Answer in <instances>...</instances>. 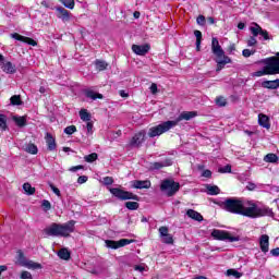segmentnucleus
Listing matches in <instances>:
<instances>
[{
	"label": "nucleus",
	"mask_w": 279,
	"mask_h": 279,
	"mask_svg": "<svg viewBox=\"0 0 279 279\" xmlns=\"http://www.w3.org/2000/svg\"><path fill=\"white\" fill-rule=\"evenodd\" d=\"M246 189H247L248 191H254V189H256V184H254V183H248V185L246 186Z\"/></svg>",
	"instance_id": "774afa93"
},
{
	"label": "nucleus",
	"mask_w": 279,
	"mask_h": 279,
	"mask_svg": "<svg viewBox=\"0 0 279 279\" xmlns=\"http://www.w3.org/2000/svg\"><path fill=\"white\" fill-rule=\"evenodd\" d=\"M23 189L26 195H34L36 193V187H33L29 183H24Z\"/></svg>",
	"instance_id": "f704fd0d"
},
{
	"label": "nucleus",
	"mask_w": 279,
	"mask_h": 279,
	"mask_svg": "<svg viewBox=\"0 0 279 279\" xmlns=\"http://www.w3.org/2000/svg\"><path fill=\"white\" fill-rule=\"evenodd\" d=\"M11 38H14V40H20V43H26V45H31L32 47H36V45H38L36 40L23 35H19L17 33L11 34Z\"/></svg>",
	"instance_id": "f3484780"
},
{
	"label": "nucleus",
	"mask_w": 279,
	"mask_h": 279,
	"mask_svg": "<svg viewBox=\"0 0 279 279\" xmlns=\"http://www.w3.org/2000/svg\"><path fill=\"white\" fill-rule=\"evenodd\" d=\"M102 182L106 186H110V184H113L114 180L112 179V177H105L102 179Z\"/></svg>",
	"instance_id": "5fc2aeb1"
},
{
	"label": "nucleus",
	"mask_w": 279,
	"mask_h": 279,
	"mask_svg": "<svg viewBox=\"0 0 279 279\" xmlns=\"http://www.w3.org/2000/svg\"><path fill=\"white\" fill-rule=\"evenodd\" d=\"M265 162H278V155L268 154L264 157Z\"/></svg>",
	"instance_id": "e433bc0d"
},
{
	"label": "nucleus",
	"mask_w": 279,
	"mask_h": 279,
	"mask_svg": "<svg viewBox=\"0 0 279 279\" xmlns=\"http://www.w3.org/2000/svg\"><path fill=\"white\" fill-rule=\"evenodd\" d=\"M254 53H256V50L244 49L242 51V56L244 58H250V56H254Z\"/></svg>",
	"instance_id": "864d4df0"
},
{
	"label": "nucleus",
	"mask_w": 279,
	"mask_h": 279,
	"mask_svg": "<svg viewBox=\"0 0 279 279\" xmlns=\"http://www.w3.org/2000/svg\"><path fill=\"white\" fill-rule=\"evenodd\" d=\"M85 97H87V99H92L93 101H95L96 99H104V95L93 89H85Z\"/></svg>",
	"instance_id": "b1692460"
},
{
	"label": "nucleus",
	"mask_w": 279,
	"mask_h": 279,
	"mask_svg": "<svg viewBox=\"0 0 279 279\" xmlns=\"http://www.w3.org/2000/svg\"><path fill=\"white\" fill-rule=\"evenodd\" d=\"M196 23H197L198 25H205V23H206V17H205L204 15H199V16L197 17V20H196Z\"/></svg>",
	"instance_id": "13d9d810"
},
{
	"label": "nucleus",
	"mask_w": 279,
	"mask_h": 279,
	"mask_svg": "<svg viewBox=\"0 0 279 279\" xmlns=\"http://www.w3.org/2000/svg\"><path fill=\"white\" fill-rule=\"evenodd\" d=\"M210 175H213V172L210 170H205L203 172V178H210Z\"/></svg>",
	"instance_id": "e2e57ef3"
},
{
	"label": "nucleus",
	"mask_w": 279,
	"mask_h": 279,
	"mask_svg": "<svg viewBox=\"0 0 279 279\" xmlns=\"http://www.w3.org/2000/svg\"><path fill=\"white\" fill-rule=\"evenodd\" d=\"M86 128H87V134H93V122L87 121Z\"/></svg>",
	"instance_id": "052dcab7"
},
{
	"label": "nucleus",
	"mask_w": 279,
	"mask_h": 279,
	"mask_svg": "<svg viewBox=\"0 0 279 279\" xmlns=\"http://www.w3.org/2000/svg\"><path fill=\"white\" fill-rule=\"evenodd\" d=\"M0 130L5 132L8 130V118L3 114H0Z\"/></svg>",
	"instance_id": "c9c22d12"
},
{
	"label": "nucleus",
	"mask_w": 279,
	"mask_h": 279,
	"mask_svg": "<svg viewBox=\"0 0 279 279\" xmlns=\"http://www.w3.org/2000/svg\"><path fill=\"white\" fill-rule=\"evenodd\" d=\"M206 189L208 195H219L221 193V190L217 185H207Z\"/></svg>",
	"instance_id": "7c9ffc66"
},
{
	"label": "nucleus",
	"mask_w": 279,
	"mask_h": 279,
	"mask_svg": "<svg viewBox=\"0 0 279 279\" xmlns=\"http://www.w3.org/2000/svg\"><path fill=\"white\" fill-rule=\"evenodd\" d=\"M0 69L3 71V73H7L8 75H14V73H16V65H14L10 61H4L0 63Z\"/></svg>",
	"instance_id": "2eb2a0df"
},
{
	"label": "nucleus",
	"mask_w": 279,
	"mask_h": 279,
	"mask_svg": "<svg viewBox=\"0 0 279 279\" xmlns=\"http://www.w3.org/2000/svg\"><path fill=\"white\" fill-rule=\"evenodd\" d=\"M216 104L217 106H219L220 108H223V106H226L227 101L226 98H223V96H219L216 98Z\"/></svg>",
	"instance_id": "de8ad7c7"
},
{
	"label": "nucleus",
	"mask_w": 279,
	"mask_h": 279,
	"mask_svg": "<svg viewBox=\"0 0 279 279\" xmlns=\"http://www.w3.org/2000/svg\"><path fill=\"white\" fill-rule=\"evenodd\" d=\"M125 207L129 210H138V203L137 202H126Z\"/></svg>",
	"instance_id": "37998d69"
},
{
	"label": "nucleus",
	"mask_w": 279,
	"mask_h": 279,
	"mask_svg": "<svg viewBox=\"0 0 279 279\" xmlns=\"http://www.w3.org/2000/svg\"><path fill=\"white\" fill-rule=\"evenodd\" d=\"M227 276H233V278H241V276H243V274L239 272L235 269H228Z\"/></svg>",
	"instance_id": "c03bdc74"
},
{
	"label": "nucleus",
	"mask_w": 279,
	"mask_h": 279,
	"mask_svg": "<svg viewBox=\"0 0 279 279\" xmlns=\"http://www.w3.org/2000/svg\"><path fill=\"white\" fill-rule=\"evenodd\" d=\"M250 207L248 201H241L236 198H228L222 203V208L227 213H233L234 215H242L246 217L247 208Z\"/></svg>",
	"instance_id": "f03ea898"
},
{
	"label": "nucleus",
	"mask_w": 279,
	"mask_h": 279,
	"mask_svg": "<svg viewBox=\"0 0 279 279\" xmlns=\"http://www.w3.org/2000/svg\"><path fill=\"white\" fill-rule=\"evenodd\" d=\"M41 5L44 7V8H48V9H50V10H53V7L51 5V2H49V1H43L41 2Z\"/></svg>",
	"instance_id": "680f3d73"
},
{
	"label": "nucleus",
	"mask_w": 279,
	"mask_h": 279,
	"mask_svg": "<svg viewBox=\"0 0 279 279\" xmlns=\"http://www.w3.org/2000/svg\"><path fill=\"white\" fill-rule=\"evenodd\" d=\"M13 121L14 123H16V125L19 128H25V125H27V120L25 119V117H13Z\"/></svg>",
	"instance_id": "c756f323"
},
{
	"label": "nucleus",
	"mask_w": 279,
	"mask_h": 279,
	"mask_svg": "<svg viewBox=\"0 0 279 279\" xmlns=\"http://www.w3.org/2000/svg\"><path fill=\"white\" fill-rule=\"evenodd\" d=\"M211 51L217 58H223V56H226V52L221 48V45H219V39H217V37H213L211 39Z\"/></svg>",
	"instance_id": "ddd939ff"
},
{
	"label": "nucleus",
	"mask_w": 279,
	"mask_h": 279,
	"mask_svg": "<svg viewBox=\"0 0 279 279\" xmlns=\"http://www.w3.org/2000/svg\"><path fill=\"white\" fill-rule=\"evenodd\" d=\"M95 66H96L97 71H106V69H108V62L101 61V60H96Z\"/></svg>",
	"instance_id": "473e14b6"
},
{
	"label": "nucleus",
	"mask_w": 279,
	"mask_h": 279,
	"mask_svg": "<svg viewBox=\"0 0 279 279\" xmlns=\"http://www.w3.org/2000/svg\"><path fill=\"white\" fill-rule=\"evenodd\" d=\"M80 118L82 119V121H90V113H88V111L86 109H82L80 111Z\"/></svg>",
	"instance_id": "4c0bfd02"
},
{
	"label": "nucleus",
	"mask_w": 279,
	"mask_h": 279,
	"mask_svg": "<svg viewBox=\"0 0 279 279\" xmlns=\"http://www.w3.org/2000/svg\"><path fill=\"white\" fill-rule=\"evenodd\" d=\"M21 279H34V277L32 276V272L24 270L21 272L20 275Z\"/></svg>",
	"instance_id": "09e8293b"
},
{
	"label": "nucleus",
	"mask_w": 279,
	"mask_h": 279,
	"mask_svg": "<svg viewBox=\"0 0 279 279\" xmlns=\"http://www.w3.org/2000/svg\"><path fill=\"white\" fill-rule=\"evenodd\" d=\"M41 206L45 210H51V203L47 199H44Z\"/></svg>",
	"instance_id": "6e6d98bb"
},
{
	"label": "nucleus",
	"mask_w": 279,
	"mask_h": 279,
	"mask_svg": "<svg viewBox=\"0 0 279 279\" xmlns=\"http://www.w3.org/2000/svg\"><path fill=\"white\" fill-rule=\"evenodd\" d=\"M57 16L58 19H61V21H63L64 23H66L68 21H71V14L69 13V11H66V9L59 7L57 8Z\"/></svg>",
	"instance_id": "6ab92c4d"
},
{
	"label": "nucleus",
	"mask_w": 279,
	"mask_h": 279,
	"mask_svg": "<svg viewBox=\"0 0 279 279\" xmlns=\"http://www.w3.org/2000/svg\"><path fill=\"white\" fill-rule=\"evenodd\" d=\"M162 243H166V245H173V235L167 234L163 238H161Z\"/></svg>",
	"instance_id": "79ce46f5"
},
{
	"label": "nucleus",
	"mask_w": 279,
	"mask_h": 279,
	"mask_svg": "<svg viewBox=\"0 0 279 279\" xmlns=\"http://www.w3.org/2000/svg\"><path fill=\"white\" fill-rule=\"evenodd\" d=\"M150 92L153 95H156L158 93V85L156 83H153L150 85Z\"/></svg>",
	"instance_id": "bf43d9fd"
},
{
	"label": "nucleus",
	"mask_w": 279,
	"mask_h": 279,
	"mask_svg": "<svg viewBox=\"0 0 279 279\" xmlns=\"http://www.w3.org/2000/svg\"><path fill=\"white\" fill-rule=\"evenodd\" d=\"M80 169H84V166H75V167H72V168H70V171L75 172V171H80Z\"/></svg>",
	"instance_id": "69168bd1"
},
{
	"label": "nucleus",
	"mask_w": 279,
	"mask_h": 279,
	"mask_svg": "<svg viewBox=\"0 0 279 279\" xmlns=\"http://www.w3.org/2000/svg\"><path fill=\"white\" fill-rule=\"evenodd\" d=\"M259 245L262 252H264V254H267V252H269V235L263 234L259 239Z\"/></svg>",
	"instance_id": "aec40b11"
},
{
	"label": "nucleus",
	"mask_w": 279,
	"mask_h": 279,
	"mask_svg": "<svg viewBox=\"0 0 279 279\" xmlns=\"http://www.w3.org/2000/svg\"><path fill=\"white\" fill-rule=\"evenodd\" d=\"M24 151L27 154H32L33 156H36L38 154V146L35 144L28 143L25 146H23Z\"/></svg>",
	"instance_id": "c85d7f7f"
},
{
	"label": "nucleus",
	"mask_w": 279,
	"mask_h": 279,
	"mask_svg": "<svg viewBox=\"0 0 279 279\" xmlns=\"http://www.w3.org/2000/svg\"><path fill=\"white\" fill-rule=\"evenodd\" d=\"M145 131H140L135 134L129 143L130 147H141L145 143Z\"/></svg>",
	"instance_id": "f8f14e48"
},
{
	"label": "nucleus",
	"mask_w": 279,
	"mask_h": 279,
	"mask_svg": "<svg viewBox=\"0 0 279 279\" xmlns=\"http://www.w3.org/2000/svg\"><path fill=\"white\" fill-rule=\"evenodd\" d=\"M16 264L20 265V267H26V269H43V265L25 258V255L21 251L17 252Z\"/></svg>",
	"instance_id": "0eeeda50"
},
{
	"label": "nucleus",
	"mask_w": 279,
	"mask_h": 279,
	"mask_svg": "<svg viewBox=\"0 0 279 279\" xmlns=\"http://www.w3.org/2000/svg\"><path fill=\"white\" fill-rule=\"evenodd\" d=\"M258 123L262 128H265L266 130H269V128H271V124L269 123V117L263 113L258 114Z\"/></svg>",
	"instance_id": "393cba45"
},
{
	"label": "nucleus",
	"mask_w": 279,
	"mask_h": 279,
	"mask_svg": "<svg viewBox=\"0 0 279 279\" xmlns=\"http://www.w3.org/2000/svg\"><path fill=\"white\" fill-rule=\"evenodd\" d=\"M106 247L110 250H119V247H125V245H130V243H134V240L121 239L120 241L114 240H106Z\"/></svg>",
	"instance_id": "1a4fd4ad"
},
{
	"label": "nucleus",
	"mask_w": 279,
	"mask_h": 279,
	"mask_svg": "<svg viewBox=\"0 0 279 279\" xmlns=\"http://www.w3.org/2000/svg\"><path fill=\"white\" fill-rule=\"evenodd\" d=\"M270 254H271L272 256H279V247L272 248V250L270 251Z\"/></svg>",
	"instance_id": "0e129e2a"
},
{
	"label": "nucleus",
	"mask_w": 279,
	"mask_h": 279,
	"mask_svg": "<svg viewBox=\"0 0 279 279\" xmlns=\"http://www.w3.org/2000/svg\"><path fill=\"white\" fill-rule=\"evenodd\" d=\"M246 43L247 47H254V45H257L258 41L256 40V36L253 35L248 38Z\"/></svg>",
	"instance_id": "603ef678"
},
{
	"label": "nucleus",
	"mask_w": 279,
	"mask_h": 279,
	"mask_svg": "<svg viewBox=\"0 0 279 279\" xmlns=\"http://www.w3.org/2000/svg\"><path fill=\"white\" fill-rule=\"evenodd\" d=\"M160 191L166 194L167 197H173V195L180 191V183L171 179H166L160 184Z\"/></svg>",
	"instance_id": "39448f33"
},
{
	"label": "nucleus",
	"mask_w": 279,
	"mask_h": 279,
	"mask_svg": "<svg viewBox=\"0 0 279 279\" xmlns=\"http://www.w3.org/2000/svg\"><path fill=\"white\" fill-rule=\"evenodd\" d=\"M151 187V182L145 180H135L133 181V189H150Z\"/></svg>",
	"instance_id": "bb28decb"
},
{
	"label": "nucleus",
	"mask_w": 279,
	"mask_h": 279,
	"mask_svg": "<svg viewBox=\"0 0 279 279\" xmlns=\"http://www.w3.org/2000/svg\"><path fill=\"white\" fill-rule=\"evenodd\" d=\"M51 191L54 193V195H57V197H61L62 193L60 192V189L56 187V185H53L52 183L49 184Z\"/></svg>",
	"instance_id": "3c124183"
},
{
	"label": "nucleus",
	"mask_w": 279,
	"mask_h": 279,
	"mask_svg": "<svg viewBox=\"0 0 279 279\" xmlns=\"http://www.w3.org/2000/svg\"><path fill=\"white\" fill-rule=\"evenodd\" d=\"M46 143H47L49 151H53L56 149V147H57L56 138H53L51 133L46 134Z\"/></svg>",
	"instance_id": "cd10ccee"
},
{
	"label": "nucleus",
	"mask_w": 279,
	"mask_h": 279,
	"mask_svg": "<svg viewBox=\"0 0 279 279\" xmlns=\"http://www.w3.org/2000/svg\"><path fill=\"white\" fill-rule=\"evenodd\" d=\"M231 62H232V59H230V57H228L226 54L223 57H217V59H216V63H217L216 71H217V73H219V71L225 69L226 64H230Z\"/></svg>",
	"instance_id": "a211bd4d"
},
{
	"label": "nucleus",
	"mask_w": 279,
	"mask_h": 279,
	"mask_svg": "<svg viewBox=\"0 0 279 279\" xmlns=\"http://www.w3.org/2000/svg\"><path fill=\"white\" fill-rule=\"evenodd\" d=\"M197 117V112L195 111H184L182 112L178 119L170 121L171 123H175L178 125L180 121H191V119H195Z\"/></svg>",
	"instance_id": "4468645a"
},
{
	"label": "nucleus",
	"mask_w": 279,
	"mask_h": 279,
	"mask_svg": "<svg viewBox=\"0 0 279 279\" xmlns=\"http://www.w3.org/2000/svg\"><path fill=\"white\" fill-rule=\"evenodd\" d=\"M171 165H173V161H171V159H165L162 161H157V162H153L151 163V169H162L165 167H171Z\"/></svg>",
	"instance_id": "4be33fe9"
},
{
	"label": "nucleus",
	"mask_w": 279,
	"mask_h": 279,
	"mask_svg": "<svg viewBox=\"0 0 279 279\" xmlns=\"http://www.w3.org/2000/svg\"><path fill=\"white\" fill-rule=\"evenodd\" d=\"M250 32L252 36H262L264 40H269V33L263 29L257 23H253L252 26H250Z\"/></svg>",
	"instance_id": "9b49d317"
},
{
	"label": "nucleus",
	"mask_w": 279,
	"mask_h": 279,
	"mask_svg": "<svg viewBox=\"0 0 279 279\" xmlns=\"http://www.w3.org/2000/svg\"><path fill=\"white\" fill-rule=\"evenodd\" d=\"M60 1L64 5V8H68L69 10H73V8H75V0H60Z\"/></svg>",
	"instance_id": "ea45409f"
},
{
	"label": "nucleus",
	"mask_w": 279,
	"mask_h": 279,
	"mask_svg": "<svg viewBox=\"0 0 279 279\" xmlns=\"http://www.w3.org/2000/svg\"><path fill=\"white\" fill-rule=\"evenodd\" d=\"M264 69L259 70L257 72H254L252 74V77H263V75H276L275 72H272L271 62L269 61V58L264 60Z\"/></svg>",
	"instance_id": "9d476101"
},
{
	"label": "nucleus",
	"mask_w": 279,
	"mask_h": 279,
	"mask_svg": "<svg viewBox=\"0 0 279 279\" xmlns=\"http://www.w3.org/2000/svg\"><path fill=\"white\" fill-rule=\"evenodd\" d=\"M58 256L59 258H61L62 260H69V258H71V253L69 252V250L66 248H61L58 252Z\"/></svg>",
	"instance_id": "2f4dec72"
},
{
	"label": "nucleus",
	"mask_w": 279,
	"mask_h": 279,
	"mask_svg": "<svg viewBox=\"0 0 279 279\" xmlns=\"http://www.w3.org/2000/svg\"><path fill=\"white\" fill-rule=\"evenodd\" d=\"M270 65L272 66L271 71L275 73V75L279 74V52L277 53V57H270L268 58Z\"/></svg>",
	"instance_id": "412c9836"
},
{
	"label": "nucleus",
	"mask_w": 279,
	"mask_h": 279,
	"mask_svg": "<svg viewBox=\"0 0 279 279\" xmlns=\"http://www.w3.org/2000/svg\"><path fill=\"white\" fill-rule=\"evenodd\" d=\"M85 182H88V177H86V175L78 177V179H77L78 184H85Z\"/></svg>",
	"instance_id": "4d7b16f0"
},
{
	"label": "nucleus",
	"mask_w": 279,
	"mask_h": 279,
	"mask_svg": "<svg viewBox=\"0 0 279 279\" xmlns=\"http://www.w3.org/2000/svg\"><path fill=\"white\" fill-rule=\"evenodd\" d=\"M231 172H232V166L230 165L219 168V173H231Z\"/></svg>",
	"instance_id": "8fccbe9b"
},
{
	"label": "nucleus",
	"mask_w": 279,
	"mask_h": 279,
	"mask_svg": "<svg viewBox=\"0 0 279 279\" xmlns=\"http://www.w3.org/2000/svg\"><path fill=\"white\" fill-rule=\"evenodd\" d=\"M134 269H135V271H141V272L145 271V267L140 266V265L135 266Z\"/></svg>",
	"instance_id": "338daca9"
},
{
	"label": "nucleus",
	"mask_w": 279,
	"mask_h": 279,
	"mask_svg": "<svg viewBox=\"0 0 279 279\" xmlns=\"http://www.w3.org/2000/svg\"><path fill=\"white\" fill-rule=\"evenodd\" d=\"M110 193H112L113 196L117 197L118 199H122V201L138 199V196L117 187L110 189Z\"/></svg>",
	"instance_id": "6e6552de"
},
{
	"label": "nucleus",
	"mask_w": 279,
	"mask_h": 279,
	"mask_svg": "<svg viewBox=\"0 0 279 279\" xmlns=\"http://www.w3.org/2000/svg\"><path fill=\"white\" fill-rule=\"evenodd\" d=\"M169 234V228L168 227H160L159 228V236L160 239L167 236Z\"/></svg>",
	"instance_id": "49530a36"
},
{
	"label": "nucleus",
	"mask_w": 279,
	"mask_h": 279,
	"mask_svg": "<svg viewBox=\"0 0 279 279\" xmlns=\"http://www.w3.org/2000/svg\"><path fill=\"white\" fill-rule=\"evenodd\" d=\"M194 36H196V51H201V49H202V33L199 31H195Z\"/></svg>",
	"instance_id": "72a5a7b5"
},
{
	"label": "nucleus",
	"mask_w": 279,
	"mask_h": 279,
	"mask_svg": "<svg viewBox=\"0 0 279 279\" xmlns=\"http://www.w3.org/2000/svg\"><path fill=\"white\" fill-rule=\"evenodd\" d=\"M75 132H77V128H75V125H70L64 129V133L69 136H71V134H75Z\"/></svg>",
	"instance_id": "a18cd8bd"
},
{
	"label": "nucleus",
	"mask_w": 279,
	"mask_h": 279,
	"mask_svg": "<svg viewBox=\"0 0 279 279\" xmlns=\"http://www.w3.org/2000/svg\"><path fill=\"white\" fill-rule=\"evenodd\" d=\"M149 45H133L132 51L133 53H136V56H146V53H149Z\"/></svg>",
	"instance_id": "dca6fc26"
},
{
	"label": "nucleus",
	"mask_w": 279,
	"mask_h": 279,
	"mask_svg": "<svg viewBox=\"0 0 279 279\" xmlns=\"http://www.w3.org/2000/svg\"><path fill=\"white\" fill-rule=\"evenodd\" d=\"M97 158H98L97 153H92L89 155H86L84 157V160H85V162H95V160H97Z\"/></svg>",
	"instance_id": "a19ab883"
},
{
	"label": "nucleus",
	"mask_w": 279,
	"mask_h": 279,
	"mask_svg": "<svg viewBox=\"0 0 279 279\" xmlns=\"http://www.w3.org/2000/svg\"><path fill=\"white\" fill-rule=\"evenodd\" d=\"M263 88H268L270 90H276V88H279V78L275 81H264L262 83Z\"/></svg>",
	"instance_id": "5701e85b"
},
{
	"label": "nucleus",
	"mask_w": 279,
	"mask_h": 279,
	"mask_svg": "<svg viewBox=\"0 0 279 279\" xmlns=\"http://www.w3.org/2000/svg\"><path fill=\"white\" fill-rule=\"evenodd\" d=\"M175 123L177 122L166 121L156 126H151L148 130L149 138H156V136H161V134H165V132H169L171 130V128H175Z\"/></svg>",
	"instance_id": "20e7f679"
},
{
	"label": "nucleus",
	"mask_w": 279,
	"mask_h": 279,
	"mask_svg": "<svg viewBox=\"0 0 279 279\" xmlns=\"http://www.w3.org/2000/svg\"><path fill=\"white\" fill-rule=\"evenodd\" d=\"M186 215L194 221H204V216L194 209H187Z\"/></svg>",
	"instance_id": "a878e982"
},
{
	"label": "nucleus",
	"mask_w": 279,
	"mask_h": 279,
	"mask_svg": "<svg viewBox=\"0 0 279 279\" xmlns=\"http://www.w3.org/2000/svg\"><path fill=\"white\" fill-rule=\"evenodd\" d=\"M245 215L251 219H256L258 217H271V215H274V211L269 207H258L256 206V204L250 202Z\"/></svg>",
	"instance_id": "7ed1b4c3"
},
{
	"label": "nucleus",
	"mask_w": 279,
	"mask_h": 279,
	"mask_svg": "<svg viewBox=\"0 0 279 279\" xmlns=\"http://www.w3.org/2000/svg\"><path fill=\"white\" fill-rule=\"evenodd\" d=\"M10 101H11L12 106H22L23 105V101L21 100V96H19V95L12 96Z\"/></svg>",
	"instance_id": "58836bf2"
},
{
	"label": "nucleus",
	"mask_w": 279,
	"mask_h": 279,
	"mask_svg": "<svg viewBox=\"0 0 279 279\" xmlns=\"http://www.w3.org/2000/svg\"><path fill=\"white\" fill-rule=\"evenodd\" d=\"M75 230V220H70L65 223H51L45 229L48 236H70L71 232Z\"/></svg>",
	"instance_id": "f257e3e1"
},
{
	"label": "nucleus",
	"mask_w": 279,
	"mask_h": 279,
	"mask_svg": "<svg viewBox=\"0 0 279 279\" xmlns=\"http://www.w3.org/2000/svg\"><path fill=\"white\" fill-rule=\"evenodd\" d=\"M211 236L216 239V241H229V243H236V241H241V236L231 235L230 232L219 229H214Z\"/></svg>",
	"instance_id": "423d86ee"
}]
</instances>
